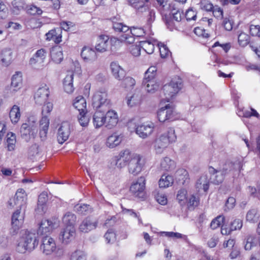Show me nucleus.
Listing matches in <instances>:
<instances>
[{
	"instance_id": "nucleus-23",
	"label": "nucleus",
	"mask_w": 260,
	"mask_h": 260,
	"mask_svg": "<svg viewBox=\"0 0 260 260\" xmlns=\"http://www.w3.org/2000/svg\"><path fill=\"white\" fill-rule=\"evenodd\" d=\"M110 70L113 76L118 80H122L125 77V71L117 62L111 63Z\"/></svg>"
},
{
	"instance_id": "nucleus-43",
	"label": "nucleus",
	"mask_w": 260,
	"mask_h": 260,
	"mask_svg": "<svg viewBox=\"0 0 260 260\" xmlns=\"http://www.w3.org/2000/svg\"><path fill=\"white\" fill-rule=\"evenodd\" d=\"M16 143V135L12 132H9L6 136V145L9 151L14 150Z\"/></svg>"
},
{
	"instance_id": "nucleus-52",
	"label": "nucleus",
	"mask_w": 260,
	"mask_h": 260,
	"mask_svg": "<svg viewBox=\"0 0 260 260\" xmlns=\"http://www.w3.org/2000/svg\"><path fill=\"white\" fill-rule=\"evenodd\" d=\"M36 248L35 245H16V251L20 253H29Z\"/></svg>"
},
{
	"instance_id": "nucleus-45",
	"label": "nucleus",
	"mask_w": 260,
	"mask_h": 260,
	"mask_svg": "<svg viewBox=\"0 0 260 260\" xmlns=\"http://www.w3.org/2000/svg\"><path fill=\"white\" fill-rule=\"evenodd\" d=\"M182 86V80L178 77H175L172 79L169 84H166V88H168V89L169 88H172L174 89L175 91H176L177 93L181 89Z\"/></svg>"
},
{
	"instance_id": "nucleus-3",
	"label": "nucleus",
	"mask_w": 260,
	"mask_h": 260,
	"mask_svg": "<svg viewBox=\"0 0 260 260\" xmlns=\"http://www.w3.org/2000/svg\"><path fill=\"white\" fill-rule=\"evenodd\" d=\"M157 117L159 122H165L178 119L179 115L172 105L168 104L158 110Z\"/></svg>"
},
{
	"instance_id": "nucleus-13",
	"label": "nucleus",
	"mask_w": 260,
	"mask_h": 260,
	"mask_svg": "<svg viewBox=\"0 0 260 260\" xmlns=\"http://www.w3.org/2000/svg\"><path fill=\"white\" fill-rule=\"evenodd\" d=\"M49 95V87L45 84H42L34 95L36 103L39 105L45 103L47 101Z\"/></svg>"
},
{
	"instance_id": "nucleus-33",
	"label": "nucleus",
	"mask_w": 260,
	"mask_h": 260,
	"mask_svg": "<svg viewBox=\"0 0 260 260\" xmlns=\"http://www.w3.org/2000/svg\"><path fill=\"white\" fill-rule=\"evenodd\" d=\"M27 195L23 189H18L15 196V198L13 200L15 201V205H18L20 208L26 204Z\"/></svg>"
},
{
	"instance_id": "nucleus-26",
	"label": "nucleus",
	"mask_w": 260,
	"mask_h": 260,
	"mask_svg": "<svg viewBox=\"0 0 260 260\" xmlns=\"http://www.w3.org/2000/svg\"><path fill=\"white\" fill-rule=\"evenodd\" d=\"M142 94L139 91H135L126 96V103L128 107H133L139 105L142 101Z\"/></svg>"
},
{
	"instance_id": "nucleus-21",
	"label": "nucleus",
	"mask_w": 260,
	"mask_h": 260,
	"mask_svg": "<svg viewBox=\"0 0 260 260\" xmlns=\"http://www.w3.org/2000/svg\"><path fill=\"white\" fill-rule=\"evenodd\" d=\"M109 38L105 35H101L98 37L95 45L96 51L99 52L106 51L109 46Z\"/></svg>"
},
{
	"instance_id": "nucleus-63",
	"label": "nucleus",
	"mask_w": 260,
	"mask_h": 260,
	"mask_svg": "<svg viewBox=\"0 0 260 260\" xmlns=\"http://www.w3.org/2000/svg\"><path fill=\"white\" fill-rule=\"evenodd\" d=\"M157 46L159 49L160 56L162 58L167 57L171 54L168 47L164 44L160 42L157 43Z\"/></svg>"
},
{
	"instance_id": "nucleus-20",
	"label": "nucleus",
	"mask_w": 260,
	"mask_h": 260,
	"mask_svg": "<svg viewBox=\"0 0 260 260\" xmlns=\"http://www.w3.org/2000/svg\"><path fill=\"white\" fill-rule=\"evenodd\" d=\"M123 139V134L115 132L108 137L105 145L109 148H114L120 145Z\"/></svg>"
},
{
	"instance_id": "nucleus-48",
	"label": "nucleus",
	"mask_w": 260,
	"mask_h": 260,
	"mask_svg": "<svg viewBox=\"0 0 260 260\" xmlns=\"http://www.w3.org/2000/svg\"><path fill=\"white\" fill-rule=\"evenodd\" d=\"M12 6L13 13L17 15L24 9L25 4L23 0H14L12 2Z\"/></svg>"
},
{
	"instance_id": "nucleus-9",
	"label": "nucleus",
	"mask_w": 260,
	"mask_h": 260,
	"mask_svg": "<svg viewBox=\"0 0 260 260\" xmlns=\"http://www.w3.org/2000/svg\"><path fill=\"white\" fill-rule=\"evenodd\" d=\"M145 34V32L143 28L133 27L129 28L128 32L123 34L122 40L126 42V44H131L135 42V37H141Z\"/></svg>"
},
{
	"instance_id": "nucleus-40",
	"label": "nucleus",
	"mask_w": 260,
	"mask_h": 260,
	"mask_svg": "<svg viewBox=\"0 0 260 260\" xmlns=\"http://www.w3.org/2000/svg\"><path fill=\"white\" fill-rule=\"evenodd\" d=\"M62 221L66 227L74 226L76 221V216L70 212H67L62 217Z\"/></svg>"
},
{
	"instance_id": "nucleus-18",
	"label": "nucleus",
	"mask_w": 260,
	"mask_h": 260,
	"mask_svg": "<svg viewBox=\"0 0 260 260\" xmlns=\"http://www.w3.org/2000/svg\"><path fill=\"white\" fill-rule=\"evenodd\" d=\"M105 126L108 129H112L114 127L118 121V114L113 110L108 111L105 114Z\"/></svg>"
},
{
	"instance_id": "nucleus-5",
	"label": "nucleus",
	"mask_w": 260,
	"mask_h": 260,
	"mask_svg": "<svg viewBox=\"0 0 260 260\" xmlns=\"http://www.w3.org/2000/svg\"><path fill=\"white\" fill-rule=\"evenodd\" d=\"M24 218V212L21 211V208L13 213L11 218L12 228L10 232L11 234L15 235L18 233L23 224Z\"/></svg>"
},
{
	"instance_id": "nucleus-7",
	"label": "nucleus",
	"mask_w": 260,
	"mask_h": 260,
	"mask_svg": "<svg viewBox=\"0 0 260 260\" xmlns=\"http://www.w3.org/2000/svg\"><path fill=\"white\" fill-rule=\"evenodd\" d=\"M144 165L142 157L139 154H135L128 164V172L136 176L142 171Z\"/></svg>"
},
{
	"instance_id": "nucleus-60",
	"label": "nucleus",
	"mask_w": 260,
	"mask_h": 260,
	"mask_svg": "<svg viewBox=\"0 0 260 260\" xmlns=\"http://www.w3.org/2000/svg\"><path fill=\"white\" fill-rule=\"evenodd\" d=\"M224 217L222 215L218 216L217 217L213 219L210 223V227L212 229H216L220 226L224 225Z\"/></svg>"
},
{
	"instance_id": "nucleus-41",
	"label": "nucleus",
	"mask_w": 260,
	"mask_h": 260,
	"mask_svg": "<svg viewBox=\"0 0 260 260\" xmlns=\"http://www.w3.org/2000/svg\"><path fill=\"white\" fill-rule=\"evenodd\" d=\"M174 179L172 176L162 175L159 180V186L160 188H167L172 185Z\"/></svg>"
},
{
	"instance_id": "nucleus-49",
	"label": "nucleus",
	"mask_w": 260,
	"mask_h": 260,
	"mask_svg": "<svg viewBox=\"0 0 260 260\" xmlns=\"http://www.w3.org/2000/svg\"><path fill=\"white\" fill-rule=\"evenodd\" d=\"M127 1L129 5L141 12L148 10V7L141 3L140 0H127Z\"/></svg>"
},
{
	"instance_id": "nucleus-8",
	"label": "nucleus",
	"mask_w": 260,
	"mask_h": 260,
	"mask_svg": "<svg viewBox=\"0 0 260 260\" xmlns=\"http://www.w3.org/2000/svg\"><path fill=\"white\" fill-rule=\"evenodd\" d=\"M58 226V222L55 218L43 219L39 224L37 234H50L53 229Z\"/></svg>"
},
{
	"instance_id": "nucleus-12",
	"label": "nucleus",
	"mask_w": 260,
	"mask_h": 260,
	"mask_svg": "<svg viewBox=\"0 0 260 260\" xmlns=\"http://www.w3.org/2000/svg\"><path fill=\"white\" fill-rule=\"evenodd\" d=\"M98 224V221L92 217H87L84 218L79 225V231L87 233L95 229Z\"/></svg>"
},
{
	"instance_id": "nucleus-27",
	"label": "nucleus",
	"mask_w": 260,
	"mask_h": 260,
	"mask_svg": "<svg viewBox=\"0 0 260 260\" xmlns=\"http://www.w3.org/2000/svg\"><path fill=\"white\" fill-rule=\"evenodd\" d=\"M13 52L10 48L4 49L1 53V61L3 66L5 67L9 66L13 61Z\"/></svg>"
},
{
	"instance_id": "nucleus-2",
	"label": "nucleus",
	"mask_w": 260,
	"mask_h": 260,
	"mask_svg": "<svg viewBox=\"0 0 260 260\" xmlns=\"http://www.w3.org/2000/svg\"><path fill=\"white\" fill-rule=\"evenodd\" d=\"M92 105L96 110H106L111 107V102L108 98L105 89L100 88L94 93L92 98Z\"/></svg>"
},
{
	"instance_id": "nucleus-35",
	"label": "nucleus",
	"mask_w": 260,
	"mask_h": 260,
	"mask_svg": "<svg viewBox=\"0 0 260 260\" xmlns=\"http://www.w3.org/2000/svg\"><path fill=\"white\" fill-rule=\"evenodd\" d=\"M22 85V75L19 72H16L12 77L11 88L14 91H17L20 89Z\"/></svg>"
},
{
	"instance_id": "nucleus-55",
	"label": "nucleus",
	"mask_w": 260,
	"mask_h": 260,
	"mask_svg": "<svg viewBox=\"0 0 260 260\" xmlns=\"http://www.w3.org/2000/svg\"><path fill=\"white\" fill-rule=\"evenodd\" d=\"M200 9L206 12H211L214 9L213 5L208 0H202L197 4Z\"/></svg>"
},
{
	"instance_id": "nucleus-61",
	"label": "nucleus",
	"mask_w": 260,
	"mask_h": 260,
	"mask_svg": "<svg viewBox=\"0 0 260 260\" xmlns=\"http://www.w3.org/2000/svg\"><path fill=\"white\" fill-rule=\"evenodd\" d=\"M50 234H37L39 242L40 241L41 244H52L54 243V240L49 236Z\"/></svg>"
},
{
	"instance_id": "nucleus-44",
	"label": "nucleus",
	"mask_w": 260,
	"mask_h": 260,
	"mask_svg": "<svg viewBox=\"0 0 260 260\" xmlns=\"http://www.w3.org/2000/svg\"><path fill=\"white\" fill-rule=\"evenodd\" d=\"M156 43V41H141L140 46L141 48L148 54H151L153 53L154 50V45Z\"/></svg>"
},
{
	"instance_id": "nucleus-17",
	"label": "nucleus",
	"mask_w": 260,
	"mask_h": 260,
	"mask_svg": "<svg viewBox=\"0 0 260 260\" xmlns=\"http://www.w3.org/2000/svg\"><path fill=\"white\" fill-rule=\"evenodd\" d=\"M81 56L83 60L87 63H92L98 58V54L95 51L89 47H84L81 52Z\"/></svg>"
},
{
	"instance_id": "nucleus-51",
	"label": "nucleus",
	"mask_w": 260,
	"mask_h": 260,
	"mask_svg": "<svg viewBox=\"0 0 260 260\" xmlns=\"http://www.w3.org/2000/svg\"><path fill=\"white\" fill-rule=\"evenodd\" d=\"M187 192L185 189L182 188L178 190L177 194V200L181 205L187 203Z\"/></svg>"
},
{
	"instance_id": "nucleus-11",
	"label": "nucleus",
	"mask_w": 260,
	"mask_h": 260,
	"mask_svg": "<svg viewBox=\"0 0 260 260\" xmlns=\"http://www.w3.org/2000/svg\"><path fill=\"white\" fill-rule=\"evenodd\" d=\"M154 124L149 122L139 124L136 128V133L139 137L146 139L150 136L153 132Z\"/></svg>"
},
{
	"instance_id": "nucleus-42",
	"label": "nucleus",
	"mask_w": 260,
	"mask_h": 260,
	"mask_svg": "<svg viewBox=\"0 0 260 260\" xmlns=\"http://www.w3.org/2000/svg\"><path fill=\"white\" fill-rule=\"evenodd\" d=\"M160 235L166 236L169 238H172L173 239H181L183 242H188L186 236L182 235L179 233H175L172 232H160Z\"/></svg>"
},
{
	"instance_id": "nucleus-59",
	"label": "nucleus",
	"mask_w": 260,
	"mask_h": 260,
	"mask_svg": "<svg viewBox=\"0 0 260 260\" xmlns=\"http://www.w3.org/2000/svg\"><path fill=\"white\" fill-rule=\"evenodd\" d=\"M70 260H86V254L82 250H76L71 254Z\"/></svg>"
},
{
	"instance_id": "nucleus-34",
	"label": "nucleus",
	"mask_w": 260,
	"mask_h": 260,
	"mask_svg": "<svg viewBox=\"0 0 260 260\" xmlns=\"http://www.w3.org/2000/svg\"><path fill=\"white\" fill-rule=\"evenodd\" d=\"M62 49L60 46H55L50 51L52 60L55 63H59L63 60Z\"/></svg>"
},
{
	"instance_id": "nucleus-6",
	"label": "nucleus",
	"mask_w": 260,
	"mask_h": 260,
	"mask_svg": "<svg viewBox=\"0 0 260 260\" xmlns=\"http://www.w3.org/2000/svg\"><path fill=\"white\" fill-rule=\"evenodd\" d=\"M47 51L42 48L37 51L32 57L30 58L29 64L36 70H39L44 66V62L47 57Z\"/></svg>"
},
{
	"instance_id": "nucleus-56",
	"label": "nucleus",
	"mask_w": 260,
	"mask_h": 260,
	"mask_svg": "<svg viewBox=\"0 0 260 260\" xmlns=\"http://www.w3.org/2000/svg\"><path fill=\"white\" fill-rule=\"evenodd\" d=\"M135 154H132L129 150L121 151L118 155L125 164H128Z\"/></svg>"
},
{
	"instance_id": "nucleus-57",
	"label": "nucleus",
	"mask_w": 260,
	"mask_h": 260,
	"mask_svg": "<svg viewBox=\"0 0 260 260\" xmlns=\"http://www.w3.org/2000/svg\"><path fill=\"white\" fill-rule=\"evenodd\" d=\"M197 11L193 7H189L185 12V16L187 21H196L197 19Z\"/></svg>"
},
{
	"instance_id": "nucleus-16",
	"label": "nucleus",
	"mask_w": 260,
	"mask_h": 260,
	"mask_svg": "<svg viewBox=\"0 0 260 260\" xmlns=\"http://www.w3.org/2000/svg\"><path fill=\"white\" fill-rule=\"evenodd\" d=\"M70 125L68 122H62L58 129L57 140L59 144H63L70 135Z\"/></svg>"
},
{
	"instance_id": "nucleus-37",
	"label": "nucleus",
	"mask_w": 260,
	"mask_h": 260,
	"mask_svg": "<svg viewBox=\"0 0 260 260\" xmlns=\"http://www.w3.org/2000/svg\"><path fill=\"white\" fill-rule=\"evenodd\" d=\"M105 114L101 110H97L93 116V123L95 128H99L105 124Z\"/></svg>"
},
{
	"instance_id": "nucleus-47",
	"label": "nucleus",
	"mask_w": 260,
	"mask_h": 260,
	"mask_svg": "<svg viewBox=\"0 0 260 260\" xmlns=\"http://www.w3.org/2000/svg\"><path fill=\"white\" fill-rule=\"evenodd\" d=\"M78 121L80 125L82 127H87L88 125L90 118L87 115V110L85 111H81L79 112L78 116Z\"/></svg>"
},
{
	"instance_id": "nucleus-36",
	"label": "nucleus",
	"mask_w": 260,
	"mask_h": 260,
	"mask_svg": "<svg viewBox=\"0 0 260 260\" xmlns=\"http://www.w3.org/2000/svg\"><path fill=\"white\" fill-rule=\"evenodd\" d=\"M176 164L169 157L162 158L160 162L159 168L161 170L170 171L175 168Z\"/></svg>"
},
{
	"instance_id": "nucleus-62",
	"label": "nucleus",
	"mask_w": 260,
	"mask_h": 260,
	"mask_svg": "<svg viewBox=\"0 0 260 260\" xmlns=\"http://www.w3.org/2000/svg\"><path fill=\"white\" fill-rule=\"evenodd\" d=\"M28 154L29 157L32 158L40 156L41 154V149L37 144L32 145L29 149Z\"/></svg>"
},
{
	"instance_id": "nucleus-30",
	"label": "nucleus",
	"mask_w": 260,
	"mask_h": 260,
	"mask_svg": "<svg viewBox=\"0 0 260 260\" xmlns=\"http://www.w3.org/2000/svg\"><path fill=\"white\" fill-rule=\"evenodd\" d=\"M74 74L69 72L68 73L63 81V86L64 90L68 93H72L74 88L73 86Z\"/></svg>"
},
{
	"instance_id": "nucleus-38",
	"label": "nucleus",
	"mask_w": 260,
	"mask_h": 260,
	"mask_svg": "<svg viewBox=\"0 0 260 260\" xmlns=\"http://www.w3.org/2000/svg\"><path fill=\"white\" fill-rule=\"evenodd\" d=\"M61 30L60 28H57L50 30L46 34V40L48 41L53 40L56 43H59L61 41Z\"/></svg>"
},
{
	"instance_id": "nucleus-39",
	"label": "nucleus",
	"mask_w": 260,
	"mask_h": 260,
	"mask_svg": "<svg viewBox=\"0 0 260 260\" xmlns=\"http://www.w3.org/2000/svg\"><path fill=\"white\" fill-rule=\"evenodd\" d=\"M73 105L79 112L86 110V102L85 99L81 95L77 96L73 101Z\"/></svg>"
},
{
	"instance_id": "nucleus-25",
	"label": "nucleus",
	"mask_w": 260,
	"mask_h": 260,
	"mask_svg": "<svg viewBox=\"0 0 260 260\" xmlns=\"http://www.w3.org/2000/svg\"><path fill=\"white\" fill-rule=\"evenodd\" d=\"M227 170V168L224 167L222 171H218L215 170L213 167L209 168V171L210 174H212L210 176L211 182L214 184H219L221 183L224 179V173Z\"/></svg>"
},
{
	"instance_id": "nucleus-64",
	"label": "nucleus",
	"mask_w": 260,
	"mask_h": 260,
	"mask_svg": "<svg viewBox=\"0 0 260 260\" xmlns=\"http://www.w3.org/2000/svg\"><path fill=\"white\" fill-rule=\"evenodd\" d=\"M121 82V86L124 88H128L134 86L136 84L134 79L131 77H126L123 78Z\"/></svg>"
},
{
	"instance_id": "nucleus-31",
	"label": "nucleus",
	"mask_w": 260,
	"mask_h": 260,
	"mask_svg": "<svg viewBox=\"0 0 260 260\" xmlns=\"http://www.w3.org/2000/svg\"><path fill=\"white\" fill-rule=\"evenodd\" d=\"M49 125V119L48 115H42L40 121V136L42 140H44L47 134Z\"/></svg>"
},
{
	"instance_id": "nucleus-53",
	"label": "nucleus",
	"mask_w": 260,
	"mask_h": 260,
	"mask_svg": "<svg viewBox=\"0 0 260 260\" xmlns=\"http://www.w3.org/2000/svg\"><path fill=\"white\" fill-rule=\"evenodd\" d=\"M113 28L116 32H122V34L128 32L129 27L122 22H113Z\"/></svg>"
},
{
	"instance_id": "nucleus-14",
	"label": "nucleus",
	"mask_w": 260,
	"mask_h": 260,
	"mask_svg": "<svg viewBox=\"0 0 260 260\" xmlns=\"http://www.w3.org/2000/svg\"><path fill=\"white\" fill-rule=\"evenodd\" d=\"M146 180L144 177H139L136 182H134L130 187V191L135 196L139 198L142 197L145 188Z\"/></svg>"
},
{
	"instance_id": "nucleus-4",
	"label": "nucleus",
	"mask_w": 260,
	"mask_h": 260,
	"mask_svg": "<svg viewBox=\"0 0 260 260\" xmlns=\"http://www.w3.org/2000/svg\"><path fill=\"white\" fill-rule=\"evenodd\" d=\"M38 132L37 123L36 120H29L23 123L20 129L21 137L26 141L35 138Z\"/></svg>"
},
{
	"instance_id": "nucleus-28",
	"label": "nucleus",
	"mask_w": 260,
	"mask_h": 260,
	"mask_svg": "<svg viewBox=\"0 0 260 260\" xmlns=\"http://www.w3.org/2000/svg\"><path fill=\"white\" fill-rule=\"evenodd\" d=\"M21 242L25 244H38L39 239L36 233L28 231H23L21 233Z\"/></svg>"
},
{
	"instance_id": "nucleus-15",
	"label": "nucleus",
	"mask_w": 260,
	"mask_h": 260,
	"mask_svg": "<svg viewBox=\"0 0 260 260\" xmlns=\"http://www.w3.org/2000/svg\"><path fill=\"white\" fill-rule=\"evenodd\" d=\"M172 18L171 20L168 22V26L171 30L173 28L178 29L179 23L182 20L183 13L181 9L174 8L171 11Z\"/></svg>"
},
{
	"instance_id": "nucleus-46",
	"label": "nucleus",
	"mask_w": 260,
	"mask_h": 260,
	"mask_svg": "<svg viewBox=\"0 0 260 260\" xmlns=\"http://www.w3.org/2000/svg\"><path fill=\"white\" fill-rule=\"evenodd\" d=\"M74 211L79 214H87L91 212L90 206L84 204H78L74 206Z\"/></svg>"
},
{
	"instance_id": "nucleus-50",
	"label": "nucleus",
	"mask_w": 260,
	"mask_h": 260,
	"mask_svg": "<svg viewBox=\"0 0 260 260\" xmlns=\"http://www.w3.org/2000/svg\"><path fill=\"white\" fill-rule=\"evenodd\" d=\"M260 214L256 209L249 210L246 215V220L250 222H256L259 218Z\"/></svg>"
},
{
	"instance_id": "nucleus-58",
	"label": "nucleus",
	"mask_w": 260,
	"mask_h": 260,
	"mask_svg": "<svg viewBox=\"0 0 260 260\" xmlns=\"http://www.w3.org/2000/svg\"><path fill=\"white\" fill-rule=\"evenodd\" d=\"M176 175L178 177V180L181 181L184 184L189 179V175L187 171L183 169L178 170L176 172Z\"/></svg>"
},
{
	"instance_id": "nucleus-19",
	"label": "nucleus",
	"mask_w": 260,
	"mask_h": 260,
	"mask_svg": "<svg viewBox=\"0 0 260 260\" xmlns=\"http://www.w3.org/2000/svg\"><path fill=\"white\" fill-rule=\"evenodd\" d=\"M167 137L164 135H161L157 138L153 143L154 150L156 153L161 154L169 145Z\"/></svg>"
},
{
	"instance_id": "nucleus-29",
	"label": "nucleus",
	"mask_w": 260,
	"mask_h": 260,
	"mask_svg": "<svg viewBox=\"0 0 260 260\" xmlns=\"http://www.w3.org/2000/svg\"><path fill=\"white\" fill-rule=\"evenodd\" d=\"M9 116L13 124L18 123L21 116L20 107L17 105H14L10 109Z\"/></svg>"
},
{
	"instance_id": "nucleus-1",
	"label": "nucleus",
	"mask_w": 260,
	"mask_h": 260,
	"mask_svg": "<svg viewBox=\"0 0 260 260\" xmlns=\"http://www.w3.org/2000/svg\"><path fill=\"white\" fill-rule=\"evenodd\" d=\"M157 68L155 66L150 67L144 74L142 84L145 90L149 93H153L159 87V83L156 78Z\"/></svg>"
},
{
	"instance_id": "nucleus-54",
	"label": "nucleus",
	"mask_w": 260,
	"mask_h": 260,
	"mask_svg": "<svg viewBox=\"0 0 260 260\" xmlns=\"http://www.w3.org/2000/svg\"><path fill=\"white\" fill-rule=\"evenodd\" d=\"M239 45L242 47L247 46L250 42V37L246 33L241 32L238 37Z\"/></svg>"
},
{
	"instance_id": "nucleus-32",
	"label": "nucleus",
	"mask_w": 260,
	"mask_h": 260,
	"mask_svg": "<svg viewBox=\"0 0 260 260\" xmlns=\"http://www.w3.org/2000/svg\"><path fill=\"white\" fill-rule=\"evenodd\" d=\"M210 179L207 174L202 175L197 181L196 188L199 191L203 190L207 191L209 188Z\"/></svg>"
},
{
	"instance_id": "nucleus-24",
	"label": "nucleus",
	"mask_w": 260,
	"mask_h": 260,
	"mask_svg": "<svg viewBox=\"0 0 260 260\" xmlns=\"http://www.w3.org/2000/svg\"><path fill=\"white\" fill-rule=\"evenodd\" d=\"M75 226L71 228L66 227L62 232H61L59 239L62 240L64 243H68L72 241L75 236Z\"/></svg>"
},
{
	"instance_id": "nucleus-22",
	"label": "nucleus",
	"mask_w": 260,
	"mask_h": 260,
	"mask_svg": "<svg viewBox=\"0 0 260 260\" xmlns=\"http://www.w3.org/2000/svg\"><path fill=\"white\" fill-rule=\"evenodd\" d=\"M242 225V221L240 219H236L231 223L229 228L227 225H223L221 226V233L224 235H230L232 231L240 230Z\"/></svg>"
},
{
	"instance_id": "nucleus-10",
	"label": "nucleus",
	"mask_w": 260,
	"mask_h": 260,
	"mask_svg": "<svg viewBox=\"0 0 260 260\" xmlns=\"http://www.w3.org/2000/svg\"><path fill=\"white\" fill-rule=\"evenodd\" d=\"M37 247L39 245V249L45 255H54L59 256L63 254L64 249L62 245H35Z\"/></svg>"
}]
</instances>
